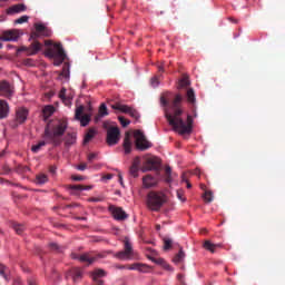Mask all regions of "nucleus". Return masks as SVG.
Returning a JSON list of instances; mask_svg holds the SVG:
<instances>
[{
    "label": "nucleus",
    "instance_id": "f257e3e1",
    "mask_svg": "<svg viewBox=\"0 0 285 285\" xmlns=\"http://www.w3.org/2000/svg\"><path fill=\"white\" fill-rule=\"evenodd\" d=\"M183 102L184 96L180 94H177L173 100H170V92H167L160 97L161 106L164 108H169L170 110V112L166 111L165 114L169 126H171L176 132H179V135H190L193 132V116L187 115V121L183 120Z\"/></svg>",
    "mask_w": 285,
    "mask_h": 285
},
{
    "label": "nucleus",
    "instance_id": "f03ea898",
    "mask_svg": "<svg viewBox=\"0 0 285 285\" xmlns=\"http://www.w3.org/2000/svg\"><path fill=\"white\" fill-rule=\"evenodd\" d=\"M68 130V124L66 121L59 120L55 125L48 124L45 128V138L48 139L47 144H52V146H61V138Z\"/></svg>",
    "mask_w": 285,
    "mask_h": 285
},
{
    "label": "nucleus",
    "instance_id": "7ed1b4c3",
    "mask_svg": "<svg viewBox=\"0 0 285 285\" xmlns=\"http://www.w3.org/2000/svg\"><path fill=\"white\" fill-rule=\"evenodd\" d=\"M166 202H168V198L164 191L151 190L147 194L146 206L153 213H159Z\"/></svg>",
    "mask_w": 285,
    "mask_h": 285
},
{
    "label": "nucleus",
    "instance_id": "20e7f679",
    "mask_svg": "<svg viewBox=\"0 0 285 285\" xmlns=\"http://www.w3.org/2000/svg\"><path fill=\"white\" fill-rule=\"evenodd\" d=\"M47 57L55 59V66H61L66 61V51H63L61 43H55L47 50Z\"/></svg>",
    "mask_w": 285,
    "mask_h": 285
},
{
    "label": "nucleus",
    "instance_id": "39448f33",
    "mask_svg": "<svg viewBox=\"0 0 285 285\" xmlns=\"http://www.w3.org/2000/svg\"><path fill=\"white\" fill-rule=\"evenodd\" d=\"M134 137L136 139V148L138 150H148V148H153V142L148 141L146 135H144L141 130H136Z\"/></svg>",
    "mask_w": 285,
    "mask_h": 285
},
{
    "label": "nucleus",
    "instance_id": "423d86ee",
    "mask_svg": "<svg viewBox=\"0 0 285 285\" xmlns=\"http://www.w3.org/2000/svg\"><path fill=\"white\" fill-rule=\"evenodd\" d=\"M120 139H121V131L119 130V127L107 128L106 142L108 144V146H117Z\"/></svg>",
    "mask_w": 285,
    "mask_h": 285
},
{
    "label": "nucleus",
    "instance_id": "0eeeda50",
    "mask_svg": "<svg viewBox=\"0 0 285 285\" xmlns=\"http://www.w3.org/2000/svg\"><path fill=\"white\" fill-rule=\"evenodd\" d=\"M112 110H119V112H124L125 115H129L132 117V119H139V111H137L135 108L122 105L121 102H116L111 105Z\"/></svg>",
    "mask_w": 285,
    "mask_h": 285
},
{
    "label": "nucleus",
    "instance_id": "6e6552de",
    "mask_svg": "<svg viewBox=\"0 0 285 285\" xmlns=\"http://www.w3.org/2000/svg\"><path fill=\"white\" fill-rule=\"evenodd\" d=\"M125 250L118 252L115 257L117 259H130L132 257V244L130 243V238L126 237L124 240Z\"/></svg>",
    "mask_w": 285,
    "mask_h": 285
},
{
    "label": "nucleus",
    "instance_id": "1a4fd4ad",
    "mask_svg": "<svg viewBox=\"0 0 285 285\" xmlns=\"http://www.w3.org/2000/svg\"><path fill=\"white\" fill-rule=\"evenodd\" d=\"M161 166V160L158 157H149L146 159L142 170H159V167Z\"/></svg>",
    "mask_w": 285,
    "mask_h": 285
},
{
    "label": "nucleus",
    "instance_id": "9d476101",
    "mask_svg": "<svg viewBox=\"0 0 285 285\" xmlns=\"http://www.w3.org/2000/svg\"><path fill=\"white\" fill-rule=\"evenodd\" d=\"M83 106H79L78 108H76L75 119L77 121H80V126L86 127L90 124V116L83 115Z\"/></svg>",
    "mask_w": 285,
    "mask_h": 285
},
{
    "label": "nucleus",
    "instance_id": "9b49d317",
    "mask_svg": "<svg viewBox=\"0 0 285 285\" xmlns=\"http://www.w3.org/2000/svg\"><path fill=\"white\" fill-rule=\"evenodd\" d=\"M0 95L10 99L14 95V87L10 82L2 80L0 82Z\"/></svg>",
    "mask_w": 285,
    "mask_h": 285
},
{
    "label": "nucleus",
    "instance_id": "f8f14e48",
    "mask_svg": "<svg viewBox=\"0 0 285 285\" xmlns=\"http://www.w3.org/2000/svg\"><path fill=\"white\" fill-rule=\"evenodd\" d=\"M109 210L112 217L117 219V222H124V219H128V214H126L121 207L109 206Z\"/></svg>",
    "mask_w": 285,
    "mask_h": 285
},
{
    "label": "nucleus",
    "instance_id": "ddd939ff",
    "mask_svg": "<svg viewBox=\"0 0 285 285\" xmlns=\"http://www.w3.org/2000/svg\"><path fill=\"white\" fill-rule=\"evenodd\" d=\"M39 50H41V45L39 41H33L29 47H21L18 52H27V55L32 57V55H37Z\"/></svg>",
    "mask_w": 285,
    "mask_h": 285
},
{
    "label": "nucleus",
    "instance_id": "4468645a",
    "mask_svg": "<svg viewBox=\"0 0 285 285\" xmlns=\"http://www.w3.org/2000/svg\"><path fill=\"white\" fill-rule=\"evenodd\" d=\"M97 257H101V255L95 256L90 253H87L79 256L77 254H72L73 259H79L80 262H86L87 264H94V262H97Z\"/></svg>",
    "mask_w": 285,
    "mask_h": 285
},
{
    "label": "nucleus",
    "instance_id": "2eb2a0df",
    "mask_svg": "<svg viewBox=\"0 0 285 285\" xmlns=\"http://www.w3.org/2000/svg\"><path fill=\"white\" fill-rule=\"evenodd\" d=\"M19 39V32L17 30L3 31L0 36V41H17Z\"/></svg>",
    "mask_w": 285,
    "mask_h": 285
},
{
    "label": "nucleus",
    "instance_id": "dca6fc26",
    "mask_svg": "<svg viewBox=\"0 0 285 285\" xmlns=\"http://www.w3.org/2000/svg\"><path fill=\"white\" fill-rule=\"evenodd\" d=\"M26 10H28V7H26V4L18 3L9 7L7 9V14H19L21 12H26Z\"/></svg>",
    "mask_w": 285,
    "mask_h": 285
},
{
    "label": "nucleus",
    "instance_id": "f3484780",
    "mask_svg": "<svg viewBox=\"0 0 285 285\" xmlns=\"http://www.w3.org/2000/svg\"><path fill=\"white\" fill-rule=\"evenodd\" d=\"M159 184V179L153 177L151 175H147L142 178V185L145 188H155Z\"/></svg>",
    "mask_w": 285,
    "mask_h": 285
},
{
    "label": "nucleus",
    "instance_id": "a211bd4d",
    "mask_svg": "<svg viewBox=\"0 0 285 285\" xmlns=\"http://www.w3.org/2000/svg\"><path fill=\"white\" fill-rule=\"evenodd\" d=\"M16 119L18 124H24L26 119H28V109L21 107L16 111Z\"/></svg>",
    "mask_w": 285,
    "mask_h": 285
},
{
    "label": "nucleus",
    "instance_id": "6ab92c4d",
    "mask_svg": "<svg viewBox=\"0 0 285 285\" xmlns=\"http://www.w3.org/2000/svg\"><path fill=\"white\" fill-rule=\"evenodd\" d=\"M128 271H138L139 273H148L150 268L146 264L134 263L131 265H127Z\"/></svg>",
    "mask_w": 285,
    "mask_h": 285
},
{
    "label": "nucleus",
    "instance_id": "aec40b11",
    "mask_svg": "<svg viewBox=\"0 0 285 285\" xmlns=\"http://www.w3.org/2000/svg\"><path fill=\"white\" fill-rule=\"evenodd\" d=\"M10 115V105L8 101L0 99V119H6Z\"/></svg>",
    "mask_w": 285,
    "mask_h": 285
},
{
    "label": "nucleus",
    "instance_id": "412c9836",
    "mask_svg": "<svg viewBox=\"0 0 285 285\" xmlns=\"http://www.w3.org/2000/svg\"><path fill=\"white\" fill-rule=\"evenodd\" d=\"M83 275L80 268L73 267L68 272V277H71L75 283L79 282Z\"/></svg>",
    "mask_w": 285,
    "mask_h": 285
},
{
    "label": "nucleus",
    "instance_id": "4be33fe9",
    "mask_svg": "<svg viewBox=\"0 0 285 285\" xmlns=\"http://www.w3.org/2000/svg\"><path fill=\"white\" fill-rule=\"evenodd\" d=\"M125 155H130L132 153V141L130 140V136L126 135L122 144Z\"/></svg>",
    "mask_w": 285,
    "mask_h": 285
},
{
    "label": "nucleus",
    "instance_id": "5701e85b",
    "mask_svg": "<svg viewBox=\"0 0 285 285\" xmlns=\"http://www.w3.org/2000/svg\"><path fill=\"white\" fill-rule=\"evenodd\" d=\"M203 246L205 250H209V253H215L217 248H222V244H213L210 240H205Z\"/></svg>",
    "mask_w": 285,
    "mask_h": 285
},
{
    "label": "nucleus",
    "instance_id": "b1692460",
    "mask_svg": "<svg viewBox=\"0 0 285 285\" xmlns=\"http://www.w3.org/2000/svg\"><path fill=\"white\" fill-rule=\"evenodd\" d=\"M69 190H73V193H81L83 190H92V186L88 185H70Z\"/></svg>",
    "mask_w": 285,
    "mask_h": 285
},
{
    "label": "nucleus",
    "instance_id": "393cba45",
    "mask_svg": "<svg viewBox=\"0 0 285 285\" xmlns=\"http://www.w3.org/2000/svg\"><path fill=\"white\" fill-rule=\"evenodd\" d=\"M101 117H108V107H106V104L100 105L98 115L95 117V121H99Z\"/></svg>",
    "mask_w": 285,
    "mask_h": 285
},
{
    "label": "nucleus",
    "instance_id": "a878e982",
    "mask_svg": "<svg viewBox=\"0 0 285 285\" xmlns=\"http://www.w3.org/2000/svg\"><path fill=\"white\" fill-rule=\"evenodd\" d=\"M0 275L6 279V282H10V268L8 266L0 263Z\"/></svg>",
    "mask_w": 285,
    "mask_h": 285
},
{
    "label": "nucleus",
    "instance_id": "bb28decb",
    "mask_svg": "<svg viewBox=\"0 0 285 285\" xmlns=\"http://www.w3.org/2000/svg\"><path fill=\"white\" fill-rule=\"evenodd\" d=\"M76 142H77V132H68L65 140L66 146H72Z\"/></svg>",
    "mask_w": 285,
    "mask_h": 285
},
{
    "label": "nucleus",
    "instance_id": "cd10ccee",
    "mask_svg": "<svg viewBox=\"0 0 285 285\" xmlns=\"http://www.w3.org/2000/svg\"><path fill=\"white\" fill-rule=\"evenodd\" d=\"M42 115L45 117V119H48L49 117H52V115H55V107L53 106H46L42 109Z\"/></svg>",
    "mask_w": 285,
    "mask_h": 285
},
{
    "label": "nucleus",
    "instance_id": "c85d7f7f",
    "mask_svg": "<svg viewBox=\"0 0 285 285\" xmlns=\"http://www.w3.org/2000/svg\"><path fill=\"white\" fill-rule=\"evenodd\" d=\"M96 135H97V131L95 129H89L85 135L83 144H90V141L95 139Z\"/></svg>",
    "mask_w": 285,
    "mask_h": 285
},
{
    "label": "nucleus",
    "instance_id": "c756f323",
    "mask_svg": "<svg viewBox=\"0 0 285 285\" xmlns=\"http://www.w3.org/2000/svg\"><path fill=\"white\" fill-rule=\"evenodd\" d=\"M188 104L195 105L197 101V98L195 97V90L193 88H189L186 94Z\"/></svg>",
    "mask_w": 285,
    "mask_h": 285
},
{
    "label": "nucleus",
    "instance_id": "7c9ffc66",
    "mask_svg": "<svg viewBox=\"0 0 285 285\" xmlns=\"http://www.w3.org/2000/svg\"><path fill=\"white\" fill-rule=\"evenodd\" d=\"M106 275H108V274L106 273V271H104V269H101V268H97V269H95V271L92 272L91 277H92V279H99V278H101V277H106Z\"/></svg>",
    "mask_w": 285,
    "mask_h": 285
},
{
    "label": "nucleus",
    "instance_id": "2f4dec72",
    "mask_svg": "<svg viewBox=\"0 0 285 285\" xmlns=\"http://www.w3.org/2000/svg\"><path fill=\"white\" fill-rule=\"evenodd\" d=\"M165 181L166 184L173 183V169L170 168V166L165 167Z\"/></svg>",
    "mask_w": 285,
    "mask_h": 285
},
{
    "label": "nucleus",
    "instance_id": "473e14b6",
    "mask_svg": "<svg viewBox=\"0 0 285 285\" xmlns=\"http://www.w3.org/2000/svg\"><path fill=\"white\" fill-rule=\"evenodd\" d=\"M184 257H186V254L184 253V249L180 248L178 254L173 258L174 264H180V262H184Z\"/></svg>",
    "mask_w": 285,
    "mask_h": 285
},
{
    "label": "nucleus",
    "instance_id": "72a5a7b5",
    "mask_svg": "<svg viewBox=\"0 0 285 285\" xmlns=\"http://www.w3.org/2000/svg\"><path fill=\"white\" fill-rule=\"evenodd\" d=\"M12 228L17 233V235H23V232L26 230V226L19 223H13Z\"/></svg>",
    "mask_w": 285,
    "mask_h": 285
},
{
    "label": "nucleus",
    "instance_id": "f704fd0d",
    "mask_svg": "<svg viewBox=\"0 0 285 285\" xmlns=\"http://www.w3.org/2000/svg\"><path fill=\"white\" fill-rule=\"evenodd\" d=\"M37 184H47L48 183V175L39 174L36 176Z\"/></svg>",
    "mask_w": 285,
    "mask_h": 285
},
{
    "label": "nucleus",
    "instance_id": "c9c22d12",
    "mask_svg": "<svg viewBox=\"0 0 285 285\" xmlns=\"http://www.w3.org/2000/svg\"><path fill=\"white\" fill-rule=\"evenodd\" d=\"M43 146H46V140H41V141H39L37 145H33V146L31 147V150H32L33 153H39V150H41V148H43Z\"/></svg>",
    "mask_w": 285,
    "mask_h": 285
},
{
    "label": "nucleus",
    "instance_id": "e433bc0d",
    "mask_svg": "<svg viewBox=\"0 0 285 285\" xmlns=\"http://www.w3.org/2000/svg\"><path fill=\"white\" fill-rule=\"evenodd\" d=\"M190 86V80L188 77H183L179 81V88H188Z\"/></svg>",
    "mask_w": 285,
    "mask_h": 285
},
{
    "label": "nucleus",
    "instance_id": "4c0bfd02",
    "mask_svg": "<svg viewBox=\"0 0 285 285\" xmlns=\"http://www.w3.org/2000/svg\"><path fill=\"white\" fill-rule=\"evenodd\" d=\"M173 248V239L164 238V250H170Z\"/></svg>",
    "mask_w": 285,
    "mask_h": 285
},
{
    "label": "nucleus",
    "instance_id": "58836bf2",
    "mask_svg": "<svg viewBox=\"0 0 285 285\" xmlns=\"http://www.w3.org/2000/svg\"><path fill=\"white\" fill-rule=\"evenodd\" d=\"M49 248L56 250V253H61L63 250V247L59 246L57 243H50Z\"/></svg>",
    "mask_w": 285,
    "mask_h": 285
},
{
    "label": "nucleus",
    "instance_id": "ea45409f",
    "mask_svg": "<svg viewBox=\"0 0 285 285\" xmlns=\"http://www.w3.org/2000/svg\"><path fill=\"white\" fill-rule=\"evenodd\" d=\"M118 120L122 128H128V126H130V120L126 119L124 116H119Z\"/></svg>",
    "mask_w": 285,
    "mask_h": 285
},
{
    "label": "nucleus",
    "instance_id": "a19ab883",
    "mask_svg": "<svg viewBox=\"0 0 285 285\" xmlns=\"http://www.w3.org/2000/svg\"><path fill=\"white\" fill-rule=\"evenodd\" d=\"M203 197L207 204H210L213 202V191H205Z\"/></svg>",
    "mask_w": 285,
    "mask_h": 285
},
{
    "label": "nucleus",
    "instance_id": "79ce46f5",
    "mask_svg": "<svg viewBox=\"0 0 285 285\" xmlns=\"http://www.w3.org/2000/svg\"><path fill=\"white\" fill-rule=\"evenodd\" d=\"M28 19H30V17L22 16V17L18 18L17 20H14V23H17V24L28 23Z\"/></svg>",
    "mask_w": 285,
    "mask_h": 285
},
{
    "label": "nucleus",
    "instance_id": "37998d69",
    "mask_svg": "<svg viewBox=\"0 0 285 285\" xmlns=\"http://www.w3.org/2000/svg\"><path fill=\"white\" fill-rule=\"evenodd\" d=\"M129 173L132 177H138L139 175V167H136V166H131L130 169H129Z\"/></svg>",
    "mask_w": 285,
    "mask_h": 285
},
{
    "label": "nucleus",
    "instance_id": "c03bdc74",
    "mask_svg": "<svg viewBox=\"0 0 285 285\" xmlns=\"http://www.w3.org/2000/svg\"><path fill=\"white\" fill-rule=\"evenodd\" d=\"M37 32L45 33L46 32V26L38 23L36 24Z\"/></svg>",
    "mask_w": 285,
    "mask_h": 285
},
{
    "label": "nucleus",
    "instance_id": "a18cd8bd",
    "mask_svg": "<svg viewBox=\"0 0 285 285\" xmlns=\"http://www.w3.org/2000/svg\"><path fill=\"white\" fill-rule=\"evenodd\" d=\"M150 85H151L154 88H157V86H159V77L156 76V77L151 78Z\"/></svg>",
    "mask_w": 285,
    "mask_h": 285
},
{
    "label": "nucleus",
    "instance_id": "49530a36",
    "mask_svg": "<svg viewBox=\"0 0 285 285\" xmlns=\"http://www.w3.org/2000/svg\"><path fill=\"white\" fill-rule=\"evenodd\" d=\"M177 197H178V199H180V202H186V198H184V191L183 190L177 191Z\"/></svg>",
    "mask_w": 285,
    "mask_h": 285
},
{
    "label": "nucleus",
    "instance_id": "de8ad7c7",
    "mask_svg": "<svg viewBox=\"0 0 285 285\" xmlns=\"http://www.w3.org/2000/svg\"><path fill=\"white\" fill-rule=\"evenodd\" d=\"M86 168H88V165L86 163H81L77 166V170H86Z\"/></svg>",
    "mask_w": 285,
    "mask_h": 285
},
{
    "label": "nucleus",
    "instance_id": "09e8293b",
    "mask_svg": "<svg viewBox=\"0 0 285 285\" xmlns=\"http://www.w3.org/2000/svg\"><path fill=\"white\" fill-rule=\"evenodd\" d=\"M139 164H141V160L139 159V157H136V158L134 159V163H132L131 166H135L136 168H139Z\"/></svg>",
    "mask_w": 285,
    "mask_h": 285
},
{
    "label": "nucleus",
    "instance_id": "8fccbe9b",
    "mask_svg": "<svg viewBox=\"0 0 285 285\" xmlns=\"http://www.w3.org/2000/svg\"><path fill=\"white\" fill-rule=\"evenodd\" d=\"M95 159H97V154L91 153L88 155V161H95Z\"/></svg>",
    "mask_w": 285,
    "mask_h": 285
},
{
    "label": "nucleus",
    "instance_id": "3c124183",
    "mask_svg": "<svg viewBox=\"0 0 285 285\" xmlns=\"http://www.w3.org/2000/svg\"><path fill=\"white\" fill-rule=\"evenodd\" d=\"M60 99H66V88H62L59 94Z\"/></svg>",
    "mask_w": 285,
    "mask_h": 285
},
{
    "label": "nucleus",
    "instance_id": "603ef678",
    "mask_svg": "<svg viewBox=\"0 0 285 285\" xmlns=\"http://www.w3.org/2000/svg\"><path fill=\"white\" fill-rule=\"evenodd\" d=\"M73 181H83V176H72Z\"/></svg>",
    "mask_w": 285,
    "mask_h": 285
},
{
    "label": "nucleus",
    "instance_id": "864d4df0",
    "mask_svg": "<svg viewBox=\"0 0 285 285\" xmlns=\"http://www.w3.org/2000/svg\"><path fill=\"white\" fill-rule=\"evenodd\" d=\"M177 279L179 281L180 284H184V274H178Z\"/></svg>",
    "mask_w": 285,
    "mask_h": 285
},
{
    "label": "nucleus",
    "instance_id": "5fc2aeb1",
    "mask_svg": "<svg viewBox=\"0 0 285 285\" xmlns=\"http://www.w3.org/2000/svg\"><path fill=\"white\" fill-rule=\"evenodd\" d=\"M95 285H104V281L96 278L94 279Z\"/></svg>",
    "mask_w": 285,
    "mask_h": 285
},
{
    "label": "nucleus",
    "instance_id": "6e6d98bb",
    "mask_svg": "<svg viewBox=\"0 0 285 285\" xmlns=\"http://www.w3.org/2000/svg\"><path fill=\"white\" fill-rule=\"evenodd\" d=\"M49 173H51L52 175H55L57 173V167L56 166H51L49 168Z\"/></svg>",
    "mask_w": 285,
    "mask_h": 285
},
{
    "label": "nucleus",
    "instance_id": "4d7b16f0",
    "mask_svg": "<svg viewBox=\"0 0 285 285\" xmlns=\"http://www.w3.org/2000/svg\"><path fill=\"white\" fill-rule=\"evenodd\" d=\"M89 202H104V199L99 197H92L89 199Z\"/></svg>",
    "mask_w": 285,
    "mask_h": 285
},
{
    "label": "nucleus",
    "instance_id": "13d9d810",
    "mask_svg": "<svg viewBox=\"0 0 285 285\" xmlns=\"http://www.w3.org/2000/svg\"><path fill=\"white\" fill-rule=\"evenodd\" d=\"M28 171H30V167L22 166L21 173H28Z\"/></svg>",
    "mask_w": 285,
    "mask_h": 285
},
{
    "label": "nucleus",
    "instance_id": "bf43d9fd",
    "mask_svg": "<svg viewBox=\"0 0 285 285\" xmlns=\"http://www.w3.org/2000/svg\"><path fill=\"white\" fill-rule=\"evenodd\" d=\"M118 178L121 186H124V176H121V173L118 174Z\"/></svg>",
    "mask_w": 285,
    "mask_h": 285
},
{
    "label": "nucleus",
    "instance_id": "052dcab7",
    "mask_svg": "<svg viewBox=\"0 0 285 285\" xmlns=\"http://www.w3.org/2000/svg\"><path fill=\"white\" fill-rule=\"evenodd\" d=\"M116 268H119V269L128 268V265H117Z\"/></svg>",
    "mask_w": 285,
    "mask_h": 285
},
{
    "label": "nucleus",
    "instance_id": "680f3d73",
    "mask_svg": "<svg viewBox=\"0 0 285 285\" xmlns=\"http://www.w3.org/2000/svg\"><path fill=\"white\" fill-rule=\"evenodd\" d=\"M158 72H164V65L158 66Z\"/></svg>",
    "mask_w": 285,
    "mask_h": 285
},
{
    "label": "nucleus",
    "instance_id": "e2e57ef3",
    "mask_svg": "<svg viewBox=\"0 0 285 285\" xmlns=\"http://www.w3.org/2000/svg\"><path fill=\"white\" fill-rule=\"evenodd\" d=\"M0 184H10V181L6 180L4 178H0Z\"/></svg>",
    "mask_w": 285,
    "mask_h": 285
},
{
    "label": "nucleus",
    "instance_id": "0e129e2a",
    "mask_svg": "<svg viewBox=\"0 0 285 285\" xmlns=\"http://www.w3.org/2000/svg\"><path fill=\"white\" fill-rule=\"evenodd\" d=\"M105 179H112V174H108L105 176Z\"/></svg>",
    "mask_w": 285,
    "mask_h": 285
},
{
    "label": "nucleus",
    "instance_id": "69168bd1",
    "mask_svg": "<svg viewBox=\"0 0 285 285\" xmlns=\"http://www.w3.org/2000/svg\"><path fill=\"white\" fill-rule=\"evenodd\" d=\"M75 206H77V204H70V205H67L66 208H75Z\"/></svg>",
    "mask_w": 285,
    "mask_h": 285
},
{
    "label": "nucleus",
    "instance_id": "338daca9",
    "mask_svg": "<svg viewBox=\"0 0 285 285\" xmlns=\"http://www.w3.org/2000/svg\"><path fill=\"white\" fill-rule=\"evenodd\" d=\"M181 179H183V181L188 183V179H186V174H183Z\"/></svg>",
    "mask_w": 285,
    "mask_h": 285
},
{
    "label": "nucleus",
    "instance_id": "774afa93",
    "mask_svg": "<svg viewBox=\"0 0 285 285\" xmlns=\"http://www.w3.org/2000/svg\"><path fill=\"white\" fill-rule=\"evenodd\" d=\"M29 285H37V283L30 281V282H29Z\"/></svg>",
    "mask_w": 285,
    "mask_h": 285
}]
</instances>
